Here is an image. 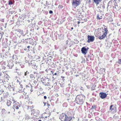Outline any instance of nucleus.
<instances>
[{
	"instance_id": "1",
	"label": "nucleus",
	"mask_w": 121,
	"mask_h": 121,
	"mask_svg": "<svg viewBox=\"0 0 121 121\" xmlns=\"http://www.w3.org/2000/svg\"><path fill=\"white\" fill-rule=\"evenodd\" d=\"M85 98V96L83 95H77L76 97L75 101L78 104L82 105L84 102Z\"/></svg>"
},
{
	"instance_id": "2",
	"label": "nucleus",
	"mask_w": 121,
	"mask_h": 121,
	"mask_svg": "<svg viewBox=\"0 0 121 121\" xmlns=\"http://www.w3.org/2000/svg\"><path fill=\"white\" fill-rule=\"evenodd\" d=\"M28 33V30H27L26 32L25 33V32L22 30L20 32L19 35L18 36L19 38L21 39L19 41V42L21 43H24V41L25 39V37L26 36V34H27Z\"/></svg>"
},
{
	"instance_id": "3",
	"label": "nucleus",
	"mask_w": 121,
	"mask_h": 121,
	"mask_svg": "<svg viewBox=\"0 0 121 121\" xmlns=\"http://www.w3.org/2000/svg\"><path fill=\"white\" fill-rule=\"evenodd\" d=\"M73 116L72 115V114L69 112L66 113L65 117L64 118V121H70L73 118Z\"/></svg>"
},
{
	"instance_id": "4",
	"label": "nucleus",
	"mask_w": 121,
	"mask_h": 121,
	"mask_svg": "<svg viewBox=\"0 0 121 121\" xmlns=\"http://www.w3.org/2000/svg\"><path fill=\"white\" fill-rule=\"evenodd\" d=\"M80 3V0H73L72 2V6L75 8L78 6Z\"/></svg>"
},
{
	"instance_id": "5",
	"label": "nucleus",
	"mask_w": 121,
	"mask_h": 121,
	"mask_svg": "<svg viewBox=\"0 0 121 121\" xmlns=\"http://www.w3.org/2000/svg\"><path fill=\"white\" fill-rule=\"evenodd\" d=\"M7 88L10 91H15L14 86L10 83L8 84V87Z\"/></svg>"
},
{
	"instance_id": "6",
	"label": "nucleus",
	"mask_w": 121,
	"mask_h": 121,
	"mask_svg": "<svg viewBox=\"0 0 121 121\" xmlns=\"http://www.w3.org/2000/svg\"><path fill=\"white\" fill-rule=\"evenodd\" d=\"M87 37L88 40L87 42L88 43L93 42L95 39V37L93 36L88 35Z\"/></svg>"
},
{
	"instance_id": "7",
	"label": "nucleus",
	"mask_w": 121,
	"mask_h": 121,
	"mask_svg": "<svg viewBox=\"0 0 121 121\" xmlns=\"http://www.w3.org/2000/svg\"><path fill=\"white\" fill-rule=\"evenodd\" d=\"M89 48L87 47L86 48L85 47H83L81 49L82 53L84 55H85L87 53V51L88 50Z\"/></svg>"
},
{
	"instance_id": "8",
	"label": "nucleus",
	"mask_w": 121,
	"mask_h": 121,
	"mask_svg": "<svg viewBox=\"0 0 121 121\" xmlns=\"http://www.w3.org/2000/svg\"><path fill=\"white\" fill-rule=\"evenodd\" d=\"M107 94L105 92H100L99 93V96L102 99L105 98L107 96Z\"/></svg>"
},
{
	"instance_id": "9",
	"label": "nucleus",
	"mask_w": 121,
	"mask_h": 121,
	"mask_svg": "<svg viewBox=\"0 0 121 121\" xmlns=\"http://www.w3.org/2000/svg\"><path fill=\"white\" fill-rule=\"evenodd\" d=\"M29 43L32 44L33 45H35L36 44V42L33 39L31 38L30 39H29Z\"/></svg>"
},
{
	"instance_id": "10",
	"label": "nucleus",
	"mask_w": 121,
	"mask_h": 121,
	"mask_svg": "<svg viewBox=\"0 0 121 121\" xmlns=\"http://www.w3.org/2000/svg\"><path fill=\"white\" fill-rule=\"evenodd\" d=\"M13 66V64L12 61H9L8 62V64L7 66L9 67V68H11Z\"/></svg>"
},
{
	"instance_id": "11",
	"label": "nucleus",
	"mask_w": 121,
	"mask_h": 121,
	"mask_svg": "<svg viewBox=\"0 0 121 121\" xmlns=\"http://www.w3.org/2000/svg\"><path fill=\"white\" fill-rule=\"evenodd\" d=\"M8 94H5L3 95V97H2L1 99L3 100H4L7 99V98L8 97Z\"/></svg>"
},
{
	"instance_id": "12",
	"label": "nucleus",
	"mask_w": 121,
	"mask_h": 121,
	"mask_svg": "<svg viewBox=\"0 0 121 121\" xmlns=\"http://www.w3.org/2000/svg\"><path fill=\"white\" fill-rule=\"evenodd\" d=\"M116 108L115 106L113 105H111L110 106L109 108V110L112 111L115 110L116 109Z\"/></svg>"
},
{
	"instance_id": "13",
	"label": "nucleus",
	"mask_w": 121,
	"mask_h": 121,
	"mask_svg": "<svg viewBox=\"0 0 121 121\" xmlns=\"http://www.w3.org/2000/svg\"><path fill=\"white\" fill-rule=\"evenodd\" d=\"M20 104L18 102H17L15 103V104L13 105V107L14 108H15L16 109H19V107L17 106L16 105H17L18 106Z\"/></svg>"
},
{
	"instance_id": "14",
	"label": "nucleus",
	"mask_w": 121,
	"mask_h": 121,
	"mask_svg": "<svg viewBox=\"0 0 121 121\" xmlns=\"http://www.w3.org/2000/svg\"><path fill=\"white\" fill-rule=\"evenodd\" d=\"M93 2L97 5L101 2L102 0H93Z\"/></svg>"
},
{
	"instance_id": "15",
	"label": "nucleus",
	"mask_w": 121,
	"mask_h": 121,
	"mask_svg": "<svg viewBox=\"0 0 121 121\" xmlns=\"http://www.w3.org/2000/svg\"><path fill=\"white\" fill-rule=\"evenodd\" d=\"M66 113H62L60 115V118L61 119H64V118L65 117V116L66 115Z\"/></svg>"
},
{
	"instance_id": "16",
	"label": "nucleus",
	"mask_w": 121,
	"mask_h": 121,
	"mask_svg": "<svg viewBox=\"0 0 121 121\" xmlns=\"http://www.w3.org/2000/svg\"><path fill=\"white\" fill-rule=\"evenodd\" d=\"M27 35V36L28 37V39H30L31 38V35H32V34L31 33H29L28 32V33L27 34H26Z\"/></svg>"
},
{
	"instance_id": "17",
	"label": "nucleus",
	"mask_w": 121,
	"mask_h": 121,
	"mask_svg": "<svg viewBox=\"0 0 121 121\" xmlns=\"http://www.w3.org/2000/svg\"><path fill=\"white\" fill-rule=\"evenodd\" d=\"M54 35H55V36L56 39H57V38L58 37V38L59 39H60V36H59V35L58 34H57V32H56L54 33Z\"/></svg>"
},
{
	"instance_id": "18",
	"label": "nucleus",
	"mask_w": 121,
	"mask_h": 121,
	"mask_svg": "<svg viewBox=\"0 0 121 121\" xmlns=\"http://www.w3.org/2000/svg\"><path fill=\"white\" fill-rule=\"evenodd\" d=\"M12 102L9 100H7V105L8 106H9L11 105Z\"/></svg>"
},
{
	"instance_id": "19",
	"label": "nucleus",
	"mask_w": 121,
	"mask_h": 121,
	"mask_svg": "<svg viewBox=\"0 0 121 121\" xmlns=\"http://www.w3.org/2000/svg\"><path fill=\"white\" fill-rule=\"evenodd\" d=\"M30 118L29 116L27 114L25 115V119L26 120H28Z\"/></svg>"
},
{
	"instance_id": "20",
	"label": "nucleus",
	"mask_w": 121,
	"mask_h": 121,
	"mask_svg": "<svg viewBox=\"0 0 121 121\" xmlns=\"http://www.w3.org/2000/svg\"><path fill=\"white\" fill-rule=\"evenodd\" d=\"M28 37H27V38H25V39H24V43H28V40H29V39H28Z\"/></svg>"
},
{
	"instance_id": "21",
	"label": "nucleus",
	"mask_w": 121,
	"mask_h": 121,
	"mask_svg": "<svg viewBox=\"0 0 121 121\" xmlns=\"http://www.w3.org/2000/svg\"><path fill=\"white\" fill-rule=\"evenodd\" d=\"M112 1L111 0L110 1L108 4V7L109 6H111L110 7H111V5L112 4Z\"/></svg>"
},
{
	"instance_id": "22",
	"label": "nucleus",
	"mask_w": 121,
	"mask_h": 121,
	"mask_svg": "<svg viewBox=\"0 0 121 121\" xmlns=\"http://www.w3.org/2000/svg\"><path fill=\"white\" fill-rule=\"evenodd\" d=\"M67 103L66 102L64 103L63 104V107H65L66 108L67 107Z\"/></svg>"
},
{
	"instance_id": "23",
	"label": "nucleus",
	"mask_w": 121,
	"mask_h": 121,
	"mask_svg": "<svg viewBox=\"0 0 121 121\" xmlns=\"http://www.w3.org/2000/svg\"><path fill=\"white\" fill-rule=\"evenodd\" d=\"M22 30H21L20 29H18L17 30V31L19 32V33L17 34V36H18V35H19V34H20V32L22 31Z\"/></svg>"
},
{
	"instance_id": "24",
	"label": "nucleus",
	"mask_w": 121,
	"mask_h": 121,
	"mask_svg": "<svg viewBox=\"0 0 121 121\" xmlns=\"http://www.w3.org/2000/svg\"><path fill=\"white\" fill-rule=\"evenodd\" d=\"M105 36L104 35H102L101 36H100V37H99V39H103L105 38Z\"/></svg>"
},
{
	"instance_id": "25",
	"label": "nucleus",
	"mask_w": 121,
	"mask_h": 121,
	"mask_svg": "<svg viewBox=\"0 0 121 121\" xmlns=\"http://www.w3.org/2000/svg\"><path fill=\"white\" fill-rule=\"evenodd\" d=\"M13 3L12 0H10L9 1V5H12L13 4Z\"/></svg>"
},
{
	"instance_id": "26",
	"label": "nucleus",
	"mask_w": 121,
	"mask_h": 121,
	"mask_svg": "<svg viewBox=\"0 0 121 121\" xmlns=\"http://www.w3.org/2000/svg\"><path fill=\"white\" fill-rule=\"evenodd\" d=\"M52 58V57L51 56H50L48 57L47 59V60L49 61V60H51V59Z\"/></svg>"
},
{
	"instance_id": "27",
	"label": "nucleus",
	"mask_w": 121,
	"mask_h": 121,
	"mask_svg": "<svg viewBox=\"0 0 121 121\" xmlns=\"http://www.w3.org/2000/svg\"><path fill=\"white\" fill-rule=\"evenodd\" d=\"M96 108V106L95 105H93L92 106L91 108V110H92L94 108Z\"/></svg>"
},
{
	"instance_id": "28",
	"label": "nucleus",
	"mask_w": 121,
	"mask_h": 121,
	"mask_svg": "<svg viewBox=\"0 0 121 121\" xmlns=\"http://www.w3.org/2000/svg\"><path fill=\"white\" fill-rule=\"evenodd\" d=\"M28 109H30V110H31V112H33V111H34V110H32V108H33V107L32 106H28Z\"/></svg>"
},
{
	"instance_id": "29",
	"label": "nucleus",
	"mask_w": 121,
	"mask_h": 121,
	"mask_svg": "<svg viewBox=\"0 0 121 121\" xmlns=\"http://www.w3.org/2000/svg\"><path fill=\"white\" fill-rule=\"evenodd\" d=\"M38 50L40 51L42 49V47L40 46L39 45L38 46Z\"/></svg>"
},
{
	"instance_id": "30",
	"label": "nucleus",
	"mask_w": 121,
	"mask_h": 121,
	"mask_svg": "<svg viewBox=\"0 0 121 121\" xmlns=\"http://www.w3.org/2000/svg\"><path fill=\"white\" fill-rule=\"evenodd\" d=\"M6 1L4 0H1L0 2L2 4H3V3H6Z\"/></svg>"
},
{
	"instance_id": "31",
	"label": "nucleus",
	"mask_w": 121,
	"mask_h": 121,
	"mask_svg": "<svg viewBox=\"0 0 121 121\" xmlns=\"http://www.w3.org/2000/svg\"><path fill=\"white\" fill-rule=\"evenodd\" d=\"M32 67L33 68L35 69H36L37 68L36 66H35V65H32Z\"/></svg>"
},
{
	"instance_id": "32",
	"label": "nucleus",
	"mask_w": 121,
	"mask_h": 121,
	"mask_svg": "<svg viewBox=\"0 0 121 121\" xmlns=\"http://www.w3.org/2000/svg\"><path fill=\"white\" fill-rule=\"evenodd\" d=\"M118 63L120 64H121V59H119L118 61L117 62Z\"/></svg>"
},
{
	"instance_id": "33",
	"label": "nucleus",
	"mask_w": 121,
	"mask_h": 121,
	"mask_svg": "<svg viewBox=\"0 0 121 121\" xmlns=\"http://www.w3.org/2000/svg\"><path fill=\"white\" fill-rule=\"evenodd\" d=\"M4 63V62L2 61L0 62V64L2 65V66H4L3 65V64Z\"/></svg>"
},
{
	"instance_id": "34",
	"label": "nucleus",
	"mask_w": 121,
	"mask_h": 121,
	"mask_svg": "<svg viewBox=\"0 0 121 121\" xmlns=\"http://www.w3.org/2000/svg\"><path fill=\"white\" fill-rule=\"evenodd\" d=\"M34 76V75L32 74H30V77L31 78H33Z\"/></svg>"
},
{
	"instance_id": "35",
	"label": "nucleus",
	"mask_w": 121,
	"mask_h": 121,
	"mask_svg": "<svg viewBox=\"0 0 121 121\" xmlns=\"http://www.w3.org/2000/svg\"><path fill=\"white\" fill-rule=\"evenodd\" d=\"M95 86L94 85H92V87H91V88L92 90H94L95 89Z\"/></svg>"
},
{
	"instance_id": "36",
	"label": "nucleus",
	"mask_w": 121,
	"mask_h": 121,
	"mask_svg": "<svg viewBox=\"0 0 121 121\" xmlns=\"http://www.w3.org/2000/svg\"><path fill=\"white\" fill-rule=\"evenodd\" d=\"M63 7V6L62 5H59L58 6V7L59 8H60V9L62 8Z\"/></svg>"
},
{
	"instance_id": "37",
	"label": "nucleus",
	"mask_w": 121,
	"mask_h": 121,
	"mask_svg": "<svg viewBox=\"0 0 121 121\" xmlns=\"http://www.w3.org/2000/svg\"><path fill=\"white\" fill-rule=\"evenodd\" d=\"M33 73L34 74L33 75H34V76H37V73H36V72H34Z\"/></svg>"
},
{
	"instance_id": "38",
	"label": "nucleus",
	"mask_w": 121,
	"mask_h": 121,
	"mask_svg": "<svg viewBox=\"0 0 121 121\" xmlns=\"http://www.w3.org/2000/svg\"><path fill=\"white\" fill-rule=\"evenodd\" d=\"M25 74H24L25 75H27V74H29V72H28L27 71L25 73Z\"/></svg>"
},
{
	"instance_id": "39",
	"label": "nucleus",
	"mask_w": 121,
	"mask_h": 121,
	"mask_svg": "<svg viewBox=\"0 0 121 121\" xmlns=\"http://www.w3.org/2000/svg\"><path fill=\"white\" fill-rule=\"evenodd\" d=\"M14 11H9V13L10 14H12L14 13Z\"/></svg>"
},
{
	"instance_id": "40",
	"label": "nucleus",
	"mask_w": 121,
	"mask_h": 121,
	"mask_svg": "<svg viewBox=\"0 0 121 121\" xmlns=\"http://www.w3.org/2000/svg\"><path fill=\"white\" fill-rule=\"evenodd\" d=\"M95 36H96V37L99 38H99H100V37H100V35H99L98 34V35H95Z\"/></svg>"
},
{
	"instance_id": "41",
	"label": "nucleus",
	"mask_w": 121,
	"mask_h": 121,
	"mask_svg": "<svg viewBox=\"0 0 121 121\" xmlns=\"http://www.w3.org/2000/svg\"><path fill=\"white\" fill-rule=\"evenodd\" d=\"M107 34V32H105L104 33H103V35H104L105 37H106V35Z\"/></svg>"
},
{
	"instance_id": "42",
	"label": "nucleus",
	"mask_w": 121,
	"mask_h": 121,
	"mask_svg": "<svg viewBox=\"0 0 121 121\" xmlns=\"http://www.w3.org/2000/svg\"><path fill=\"white\" fill-rule=\"evenodd\" d=\"M4 33L3 32H0V34L1 35V37H2V35L4 34Z\"/></svg>"
},
{
	"instance_id": "43",
	"label": "nucleus",
	"mask_w": 121,
	"mask_h": 121,
	"mask_svg": "<svg viewBox=\"0 0 121 121\" xmlns=\"http://www.w3.org/2000/svg\"><path fill=\"white\" fill-rule=\"evenodd\" d=\"M61 78L62 79V80L64 81V80H65V79H64L65 77H63V76H61Z\"/></svg>"
},
{
	"instance_id": "44",
	"label": "nucleus",
	"mask_w": 121,
	"mask_h": 121,
	"mask_svg": "<svg viewBox=\"0 0 121 121\" xmlns=\"http://www.w3.org/2000/svg\"><path fill=\"white\" fill-rule=\"evenodd\" d=\"M97 18H98V19L99 20H100V19H102V18L101 17V18H100V17H99V15H98L97 16Z\"/></svg>"
},
{
	"instance_id": "45",
	"label": "nucleus",
	"mask_w": 121,
	"mask_h": 121,
	"mask_svg": "<svg viewBox=\"0 0 121 121\" xmlns=\"http://www.w3.org/2000/svg\"><path fill=\"white\" fill-rule=\"evenodd\" d=\"M102 8L103 9H104L105 8V4H104L102 6Z\"/></svg>"
},
{
	"instance_id": "46",
	"label": "nucleus",
	"mask_w": 121,
	"mask_h": 121,
	"mask_svg": "<svg viewBox=\"0 0 121 121\" xmlns=\"http://www.w3.org/2000/svg\"><path fill=\"white\" fill-rule=\"evenodd\" d=\"M87 57L88 58H90V59L91 60H93V59H92V58H91V56H89V55H88V56H87Z\"/></svg>"
},
{
	"instance_id": "47",
	"label": "nucleus",
	"mask_w": 121,
	"mask_h": 121,
	"mask_svg": "<svg viewBox=\"0 0 121 121\" xmlns=\"http://www.w3.org/2000/svg\"><path fill=\"white\" fill-rule=\"evenodd\" d=\"M49 13L50 14H52L53 13V11L52 10H50L49 11Z\"/></svg>"
},
{
	"instance_id": "48",
	"label": "nucleus",
	"mask_w": 121,
	"mask_h": 121,
	"mask_svg": "<svg viewBox=\"0 0 121 121\" xmlns=\"http://www.w3.org/2000/svg\"><path fill=\"white\" fill-rule=\"evenodd\" d=\"M55 49V50H57V47L56 46V45H55L54 46Z\"/></svg>"
},
{
	"instance_id": "49",
	"label": "nucleus",
	"mask_w": 121,
	"mask_h": 121,
	"mask_svg": "<svg viewBox=\"0 0 121 121\" xmlns=\"http://www.w3.org/2000/svg\"><path fill=\"white\" fill-rule=\"evenodd\" d=\"M37 81L35 80L33 82V83L35 84H36L37 83Z\"/></svg>"
},
{
	"instance_id": "50",
	"label": "nucleus",
	"mask_w": 121,
	"mask_h": 121,
	"mask_svg": "<svg viewBox=\"0 0 121 121\" xmlns=\"http://www.w3.org/2000/svg\"><path fill=\"white\" fill-rule=\"evenodd\" d=\"M86 86L88 88H90V86L89 85H86Z\"/></svg>"
},
{
	"instance_id": "51",
	"label": "nucleus",
	"mask_w": 121,
	"mask_h": 121,
	"mask_svg": "<svg viewBox=\"0 0 121 121\" xmlns=\"http://www.w3.org/2000/svg\"><path fill=\"white\" fill-rule=\"evenodd\" d=\"M104 31L105 32H107L108 31V30L106 28H104Z\"/></svg>"
},
{
	"instance_id": "52",
	"label": "nucleus",
	"mask_w": 121,
	"mask_h": 121,
	"mask_svg": "<svg viewBox=\"0 0 121 121\" xmlns=\"http://www.w3.org/2000/svg\"><path fill=\"white\" fill-rule=\"evenodd\" d=\"M80 89L82 90H83V88L82 87H81L80 88Z\"/></svg>"
},
{
	"instance_id": "53",
	"label": "nucleus",
	"mask_w": 121,
	"mask_h": 121,
	"mask_svg": "<svg viewBox=\"0 0 121 121\" xmlns=\"http://www.w3.org/2000/svg\"><path fill=\"white\" fill-rule=\"evenodd\" d=\"M88 117L89 118H91V116L90 114H88Z\"/></svg>"
},
{
	"instance_id": "54",
	"label": "nucleus",
	"mask_w": 121,
	"mask_h": 121,
	"mask_svg": "<svg viewBox=\"0 0 121 121\" xmlns=\"http://www.w3.org/2000/svg\"><path fill=\"white\" fill-rule=\"evenodd\" d=\"M68 40H66V44H68Z\"/></svg>"
},
{
	"instance_id": "55",
	"label": "nucleus",
	"mask_w": 121,
	"mask_h": 121,
	"mask_svg": "<svg viewBox=\"0 0 121 121\" xmlns=\"http://www.w3.org/2000/svg\"><path fill=\"white\" fill-rule=\"evenodd\" d=\"M63 36L62 34H60L59 35V36H60V37L61 38V37H62V36Z\"/></svg>"
},
{
	"instance_id": "56",
	"label": "nucleus",
	"mask_w": 121,
	"mask_h": 121,
	"mask_svg": "<svg viewBox=\"0 0 121 121\" xmlns=\"http://www.w3.org/2000/svg\"><path fill=\"white\" fill-rule=\"evenodd\" d=\"M47 105L48 106V108L50 106V105L48 104V103H47Z\"/></svg>"
},
{
	"instance_id": "57",
	"label": "nucleus",
	"mask_w": 121,
	"mask_h": 121,
	"mask_svg": "<svg viewBox=\"0 0 121 121\" xmlns=\"http://www.w3.org/2000/svg\"><path fill=\"white\" fill-rule=\"evenodd\" d=\"M44 98L45 99H47V96H44Z\"/></svg>"
},
{
	"instance_id": "58",
	"label": "nucleus",
	"mask_w": 121,
	"mask_h": 121,
	"mask_svg": "<svg viewBox=\"0 0 121 121\" xmlns=\"http://www.w3.org/2000/svg\"><path fill=\"white\" fill-rule=\"evenodd\" d=\"M60 86L61 87H64V86L63 85H61V84H60Z\"/></svg>"
},
{
	"instance_id": "59",
	"label": "nucleus",
	"mask_w": 121,
	"mask_h": 121,
	"mask_svg": "<svg viewBox=\"0 0 121 121\" xmlns=\"http://www.w3.org/2000/svg\"><path fill=\"white\" fill-rule=\"evenodd\" d=\"M20 98H23L24 96L23 95H21L20 97Z\"/></svg>"
},
{
	"instance_id": "60",
	"label": "nucleus",
	"mask_w": 121,
	"mask_h": 121,
	"mask_svg": "<svg viewBox=\"0 0 121 121\" xmlns=\"http://www.w3.org/2000/svg\"><path fill=\"white\" fill-rule=\"evenodd\" d=\"M2 66L3 67L2 68L3 69H5L6 68V67H5V66Z\"/></svg>"
},
{
	"instance_id": "61",
	"label": "nucleus",
	"mask_w": 121,
	"mask_h": 121,
	"mask_svg": "<svg viewBox=\"0 0 121 121\" xmlns=\"http://www.w3.org/2000/svg\"><path fill=\"white\" fill-rule=\"evenodd\" d=\"M13 103H15L16 102V101H15V100H13Z\"/></svg>"
},
{
	"instance_id": "62",
	"label": "nucleus",
	"mask_w": 121,
	"mask_h": 121,
	"mask_svg": "<svg viewBox=\"0 0 121 121\" xmlns=\"http://www.w3.org/2000/svg\"><path fill=\"white\" fill-rule=\"evenodd\" d=\"M27 48L28 49H30V46H28L27 47Z\"/></svg>"
},
{
	"instance_id": "63",
	"label": "nucleus",
	"mask_w": 121,
	"mask_h": 121,
	"mask_svg": "<svg viewBox=\"0 0 121 121\" xmlns=\"http://www.w3.org/2000/svg\"><path fill=\"white\" fill-rule=\"evenodd\" d=\"M40 0H36V2H39L40 1Z\"/></svg>"
},
{
	"instance_id": "64",
	"label": "nucleus",
	"mask_w": 121,
	"mask_h": 121,
	"mask_svg": "<svg viewBox=\"0 0 121 121\" xmlns=\"http://www.w3.org/2000/svg\"><path fill=\"white\" fill-rule=\"evenodd\" d=\"M43 103L44 104V106H45L46 105V103H45V102H43Z\"/></svg>"
}]
</instances>
